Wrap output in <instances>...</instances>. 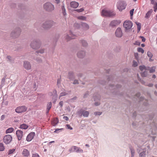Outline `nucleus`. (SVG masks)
I'll return each mask as SVG.
<instances>
[{
    "instance_id": "nucleus-1",
    "label": "nucleus",
    "mask_w": 157,
    "mask_h": 157,
    "mask_svg": "<svg viewBox=\"0 0 157 157\" xmlns=\"http://www.w3.org/2000/svg\"><path fill=\"white\" fill-rule=\"evenodd\" d=\"M137 148V151L139 154V157H146V149L145 148H144L142 146H138Z\"/></svg>"
},
{
    "instance_id": "nucleus-2",
    "label": "nucleus",
    "mask_w": 157,
    "mask_h": 157,
    "mask_svg": "<svg viewBox=\"0 0 157 157\" xmlns=\"http://www.w3.org/2000/svg\"><path fill=\"white\" fill-rule=\"evenodd\" d=\"M40 46V42L39 39L34 40L30 44L31 47L34 49H38Z\"/></svg>"
},
{
    "instance_id": "nucleus-3",
    "label": "nucleus",
    "mask_w": 157,
    "mask_h": 157,
    "mask_svg": "<svg viewBox=\"0 0 157 157\" xmlns=\"http://www.w3.org/2000/svg\"><path fill=\"white\" fill-rule=\"evenodd\" d=\"M115 13L106 9H103L101 11V15L103 17H111L114 16Z\"/></svg>"
},
{
    "instance_id": "nucleus-4",
    "label": "nucleus",
    "mask_w": 157,
    "mask_h": 157,
    "mask_svg": "<svg viewBox=\"0 0 157 157\" xmlns=\"http://www.w3.org/2000/svg\"><path fill=\"white\" fill-rule=\"evenodd\" d=\"M55 24V22L52 21H48L43 23L42 27L44 29H48L54 25Z\"/></svg>"
},
{
    "instance_id": "nucleus-5",
    "label": "nucleus",
    "mask_w": 157,
    "mask_h": 157,
    "mask_svg": "<svg viewBox=\"0 0 157 157\" xmlns=\"http://www.w3.org/2000/svg\"><path fill=\"white\" fill-rule=\"evenodd\" d=\"M44 8L46 11H51L54 10V6L51 3L48 2L44 5Z\"/></svg>"
},
{
    "instance_id": "nucleus-6",
    "label": "nucleus",
    "mask_w": 157,
    "mask_h": 157,
    "mask_svg": "<svg viewBox=\"0 0 157 157\" xmlns=\"http://www.w3.org/2000/svg\"><path fill=\"white\" fill-rule=\"evenodd\" d=\"M133 25V23L130 21L126 20L125 21L123 24L124 27L125 29V31L129 30L130 29Z\"/></svg>"
},
{
    "instance_id": "nucleus-7",
    "label": "nucleus",
    "mask_w": 157,
    "mask_h": 157,
    "mask_svg": "<svg viewBox=\"0 0 157 157\" xmlns=\"http://www.w3.org/2000/svg\"><path fill=\"white\" fill-rule=\"evenodd\" d=\"M126 5V4L124 2L119 1L117 3V8L120 11H121L125 8Z\"/></svg>"
},
{
    "instance_id": "nucleus-8",
    "label": "nucleus",
    "mask_w": 157,
    "mask_h": 157,
    "mask_svg": "<svg viewBox=\"0 0 157 157\" xmlns=\"http://www.w3.org/2000/svg\"><path fill=\"white\" fill-rule=\"evenodd\" d=\"M21 32V29L19 28H17L12 31L11 35L13 37H16L20 35Z\"/></svg>"
},
{
    "instance_id": "nucleus-9",
    "label": "nucleus",
    "mask_w": 157,
    "mask_h": 157,
    "mask_svg": "<svg viewBox=\"0 0 157 157\" xmlns=\"http://www.w3.org/2000/svg\"><path fill=\"white\" fill-rule=\"evenodd\" d=\"M12 140V137L10 135H6L4 137L3 140V142L6 144H9Z\"/></svg>"
},
{
    "instance_id": "nucleus-10",
    "label": "nucleus",
    "mask_w": 157,
    "mask_h": 157,
    "mask_svg": "<svg viewBox=\"0 0 157 157\" xmlns=\"http://www.w3.org/2000/svg\"><path fill=\"white\" fill-rule=\"evenodd\" d=\"M27 109V108L25 106H22L17 107L15 109L16 113H20L25 112Z\"/></svg>"
},
{
    "instance_id": "nucleus-11",
    "label": "nucleus",
    "mask_w": 157,
    "mask_h": 157,
    "mask_svg": "<svg viewBox=\"0 0 157 157\" xmlns=\"http://www.w3.org/2000/svg\"><path fill=\"white\" fill-rule=\"evenodd\" d=\"M78 113L80 116H83L84 117H88L89 113L88 111H85L83 110H81L78 112Z\"/></svg>"
},
{
    "instance_id": "nucleus-12",
    "label": "nucleus",
    "mask_w": 157,
    "mask_h": 157,
    "mask_svg": "<svg viewBox=\"0 0 157 157\" xmlns=\"http://www.w3.org/2000/svg\"><path fill=\"white\" fill-rule=\"evenodd\" d=\"M75 35L73 34L70 31L69 34H66L65 36V40L67 41H69L72 39L74 38Z\"/></svg>"
},
{
    "instance_id": "nucleus-13",
    "label": "nucleus",
    "mask_w": 157,
    "mask_h": 157,
    "mask_svg": "<svg viewBox=\"0 0 157 157\" xmlns=\"http://www.w3.org/2000/svg\"><path fill=\"white\" fill-rule=\"evenodd\" d=\"M116 36L118 37H121L122 36V32L120 28H118L116 30Z\"/></svg>"
},
{
    "instance_id": "nucleus-14",
    "label": "nucleus",
    "mask_w": 157,
    "mask_h": 157,
    "mask_svg": "<svg viewBox=\"0 0 157 157\" xmlns=\"http://www.w3.org/2000/svg\"><path fill=\"white\" fill-rule=\"evenodd\" d=\"M121 23V21L120 20H114L112 21L110 24V25L113 27H114Z\"/></svg>"
},
{
    "instance_id": "nucleus-15",
    "label": "nucleus",
    "mask_w": 157,
    "mask_h": 157,
    "mask_svg": "<svg viewBox=\"0 0 157 157\" xmlns=\"http://www.w3.org/2000/svg\"><path fill=\"white\" fill-rule=\"evenodd\" d=\"M85 51L83 50H80L78 52L77 55L78 58H82L85 57Z\"/></svg>"
},
{
    "instance_id": "nucleus-16",
    "label": "nucleus",
    "mask_w": 157,
    "mask_h": 157,
    "mask_svg": "<svg viewBox=\"0 0 157 157\" xmlns=\"http://www.w3.org/2000/svg\"><path fill=\"white\" fill-rule=\"evenodd\" d=\"M24 68L27 70H29L31 69V65L30 63L27 61H25L24 62Z\"/></svg>"
},
{
    "instance_id": "nucleus-17",
    "label": "nucleus",
    "mask_w": 157,
    "mask_h": 157,
    "mask_svg": "<svg viewBox=\"0 0 157 157\" xmlns=\"http://www.w3.org/2000/svg\"><path fill=\"white\" fill-rule=\"evenodd\" d=\"M35 135V133L34 132H31L29 133L27 136L26 138V140L27 141L29 142L32 140Z\"/></svg>"
},
{
    "instance_id": "nucleus-18",
    "label": "nucleus",
    "mask_w": 157,
    "mask_h": 157,
    "mask_svg": "<svg viewBox=\"0 0 157 157\" xmlns=\"http://www.w3.org/2000/svg\"><path fill=\"white\" fill-rule=\"evenodd\" d=\"M17 139L19 140H21L23 136V132L21 130H17L16 132Z\"/></svg>"
},
{
    "instance_id": "nucleus-19",
    "label": "nucleus",
    "mask_w": 157,
    "mask_h": 157,
    "mask_svg": "<svg viewBox=\"0 0 157 157\" xmlns=\"http://www.w3.org/2000/svg\"><path fill=\"white\" fill-rule=\"evenodd\" d=\"M71 7L73 8H76L79 6V3L75 1H72L70 3Z\"/></svg>"
},
{
    "instance_id": "nucleus-20",
    "label": "nucleus",
    "mask_w": 157,
    "mask_h": 157,
    "mask_svg": "<svg viewBox=\"0 0 157 157\" xmlns=\"http://www.w3.org/2000/svg\"><path fill=\"white\" fill-rule=\"evenodd\" d=\"M64 91L60 93V95L59 96V99L61 97L67 95L71 93V91L64 90Z\"/></svg>"
},
{
    "instance_id": "nucleus-21",
    "label": "nucleus",
    "mask_w": 157,
    "mask_h": 157,
    "mask_svg": "<svg viewBox=\"0 0 157 157\" xmlns=\"http://www.w3.org/2000/svg\"><path fill=\"white\" fill-rule=\"evenodd\" d=\"M22 154L24 156L28 157L29 155V152L28 150L24 149L22 151Z\"/></svg>"
},
{
    "instance_id": "nucleus-22",
    "label": "nucleus",
    "mask_w": 157,
    "mask_h": 157,
    "mask_svg": "<svg viewBox=\"0 0 157 157\" xmlns=\"http://www.w3.org/2000/svg\"><path fill=\"white\" fill-rule=\"evenodd\" d=\"M52 107V102H49L47 104V109H46V113L47 114H48V113L49 110Z\"/></svg>"
},
{
    "instance_id": "nucleus-23",
    "label": "nucleus",
    "mask_w": 157,
    "mask_h": 157,
    "mask_svg": "<svg viewBox=\"0 0 157 157\" xmlns=\"http://www.w3.org/2000/svg\"><path fill=\"white\" fill-rule=\"evenodd\" d=\"M77 146H72L71 148H70L69 150V151L70 152H76V151L77 148Z\"/></svg>"
},
{
    "instance_id": "nucleus-24",
    "label": "nucleus",
    "mask_w": 157,
    "mask_h": 157,
    "mask_svg": "<svg viewBox=\"0 0 157 157\" xmlns=\"http://www.w3.org/2000/svg\"><path fill=\"white\" fill-rule=\"evenodd\" d=\"M130 150L131 153V157H134L135 153V150L132 147H130Z\"/></svg>"
},
{
    "instance_id": "nucleus-25",
    "label": "nucleus",
    "mask_w": 157,
    "mask_h": 157,
    "mask_svg": "<svg viewBox=\"0 0 157 157\" xmlns=\"http://www.w3.org/2000/svg\"><path fill=\"white\" fill-rule=\"evenodd\" d=\"M147 55L150 58L149 59V61H152L153 60V59H151L153 56V54L150 52H147Z\"/></svg>"
},
{
    "instance_id": "nucleus-26",
    "label": "nucleus",
    "mask_w": 157,
    "mask_h": 157,
    "mask_svg": "<svg viewBox=\"0 0 157 157\" xmlns=\"http://www.w3.org/2000/svg\"><path fill=\"white\" fill-rule=\"evenodd\" d=\"M59 122V120L57 118L54 119L52 122V124L53 126H56Z\"/></svg>"
},
{
    "instance_id": "nucleus-27",
    "label": "nucleus",
    "mask_w": 157,
    "mask_h": 157,
    "mask_svg": "<svg viewBox=\"0 0 157 157\" xmlns=\"http://www.w3.org/2000/svg\"><path fill=\"white\" fill-rule=\"evenodd\" d=\"M153 12L152 10H151L148 11L146 13V15L145 16V18H148L149 17L151 13Z\"/></svg>"
},
{
    "instance_id": "nucleus-28",
    "label": "nucleus",
    "mask_w": 157,
    "mask_h": 157,
    "mask_svg": "<svg viewBox=\"0 0 157 157\" xmlns=\"http://www.w3.org/2000/svg\"><path fill=\"white\" fill-rule=\"evenodd\" d=\"M82 26L85 29H87L89 28V26L86 23H82L81 24Z\"/></svg>"
},
{
    "instance_id": "nucleus-29",
    "label": "nucleus",
    "mask_w": 157,
    "mask_h": 157,
    "mask_svg": "<svg viewBox=\"0 0 157 157\" xmlns=\"http://www.w3.org/2000/svg\"><path fill=\"white\" fill-rule=\"evenodd\" d=\"M61 9L62 11L63 14L64 16H65L66 15V10L65 8L64 5L63 4L61 6Z\"/></svg>"
},
{
    "instance_id": "nucleus-30",
    "label": "nucleus",
    "mask_w": 157,
    "mask_h": 157,
    "mask_svg": "<svg viewBox=\"0 0 157 157\" xmlns=\"http://www.w3.org/2000/svg\"><path fill=\"white\" fill-rule=\"evenodd\" d=\"M28 126L27 125L25 124H22L20 125V128L21 129H26L28 128Z\"/></svg>"
},
{
    "instance_id": "nucleus-31",
    "label": "nucleus",
    "mask_w": 157,
    "mask_h": 157,
    "mask_svg": "<svg viewBox=\"0 0 157 157\" xmlns=\"http://www.w3.org/2000/svg\"><path fill=\"white\" fill-rule=\"evenodd\" d=\"M136 23L137 26V32H139L141 29V24L137 22H136Z\"/></svg>"
},
{
    "instance_id": "nucleus-32",
    "label": "nucleus",
    "mask_w": 157,
    "mask_h": 157,
    "mask_svg": "<svg viewBox=\"0 0 157 157\" xmlns=\"http://www.w3.org/2000/svg\"><path fill=\"white\" fill-rule=\"evenodd\" d=\"M139 69L141 72H143L144 71H147V69L146 67L144 65L140 66L139 67Z\"/></svg>"
},
{
    "instance_id": "nucleus-33",
    "label": "nucleus",
    "mask_w": 157,
    "mask_h": 157,
    "mask_svg": "<svg viewBox=\"0 0 157 157\" xmlns=\"http://www.w3.org/2000/svg\"><path fill=\"white\" fill-rule=\"evenodd\" d=\"M141 75L142 77H146L147 76V71H144L141 72Z\"/></svg>"
},
{
    "instance_id": "nucleus-34",
    "label": "nucleus",
    "mask_w": 157,
    "mask_h": 157,
    "mask_svg": "<svg viewBox=\"0 0 157 157\" xmlns=\"http://www.w3.org/2000/svg\"><path fill=\"white\" fill-rule=\"evenodd\" d=\"M13 128H10L7 129L6 132V133H10L13 131Z\"/></svg>"
},
{
    "instance_id": "nucleus-35",
    "label": "nucleus",
    "mask_w": 157,
    "mask_h": 157,
    "mask_svg": "<svg viewBox=\"0 0 157 157\" xmlns=\"http://www.w3.org/2000/svg\"><path fill=\"white\" fill-rule=\"evenodd\" d=\"M81 43L83 46L85 47L87 45V42L85 40H82L81 41Z\"/></svg>"
},
{
    "instance_id": "nucleus-36",
    "label": "nucleus",
    "mask_w": 157,
    "mask_h": 157,
    "mask_svg": "<svg viewBox=\"0 0 157 157\" xmlns=\"http://www.w3.org/2000/svg\"><path fill=\"white\" fill-rule=\"evenodd\" d=\"M76 152L79 153H82L83 152V150L79 147H77L76 151Z\"/></svg>"
},
{
    "instance_id": "nucleus-37",
    "label": "nucleus",
    "mask_w": 157,
    "mask_h": 157,
    "mask_svg": "<svg viewBox=\"0 0 157 157\" xmlns=\"http://www.w3.org/2000/svg\"><path fill=\"white\" fill-rule=\"evenodd\" d=\"M6 59H8V60H9L11 63H13V60L10 56H8L6 57Z\"/></svg>"
},
{
    "instance_id": "nucleus-38",
    "label": "nucleus",
    "mask_w": 157,
    "mask_h": 157,
    "mask_svg": "<svg viewBox=\"0 0 157 157\" xmlns=\"http://www.w3.org/2000/svg\"><path fill=\"white\" fill-rule=\"evenodd\" d=\"M63 130V128H56L55 129V131L54 132L56 133H58L59 132L62 131Z\"/></svg>"
},
{
    "instance_id": "nucleus-39",
    "label": "nucleus",
    "mask_w": 157,
    "mask_h": 157,
    "mask_svg": "<svg viewBox=\"0 0 157 157\" xmlns=\"http://www.w3.org/2000/svg\"><path fill=\"white\" fill-rule=\"evenodd\" d=\"M155 67H151L149 69V72L150 73H151L154 72L155 71Z\"/></svg>"
},
{
    "instance_id": "nucleus-40",
    "label": "nucleus",
    "mask_w": 157,
    "mask_h": 157,
    "mask_svg": "<svg viewBox=\"0 0 157 157\" xmlns=\"http://www.w3.org/2000/svg\"><path fill=\"white\" fill-rule=\"evenodd\" d=\"M5 147L4 146L3 144L2 143H0V151H2L4 150Z\"/></svg>"
},
{
    "instance_id": "nucleus-41",
    "label": "nucleus",
    "mask_w": 157,
    "mask_h": 157,
    "mask_svg": "<svg viewBox=\"0 0 157 157\" xmlns=\"http://www.w3.org/2000/svg\"><path fill=\"white\" fill-rule=\"evenodd\" d=\"M78 19H80L83 21H85L86 20V17L83 16H80L77 17Z\"/></svg>"
},
{
    "instance_id": "nucleus-42",
    "label": "nucleus",
    "mask_w": 157,
    "mask_h": 157,
    "mask_svg": "<svg viewBox=\"0 0 157 157\" xmlns=\"http://www.w3.org/2000/svg\"><path fill=\"white\" fill-rule=\"evenodd\" d=\"M137 50L139 52H141L142 54L144 52V50L142 48H138Z\"/></svg>"
},
{
    "instance_id": "nucleus-43",
    "label": "nucleus",
    "mask_w": 157,
    "mask_h": 157,
    "mask_svg": "<svg viewBox=\"0 0 157 157\" xmlns=\"http://www.w3.org/2000/svg\"><path fill=\"white\" fill-rule=\"evenodd\" d=\"M35 60L39 63H40L42 62V59L40 58H37Z\"/></svg>"
},
{
    "instance_id": "nucleus-44",
    "label": "nucleus",
    "mask_w": 157,
    "mask_h": 157,
    "mask_svg": "<svg viewBox=\"0 0 157 157\" xmlns=\"http://www.w3.org/2000/svg\"><path fill=\"white\" fill-rule=\"evenodd\" d=\"M120 86L119 85H118L116 86L115 87L114 86H113L112 85H111L109 87V89H112L113 88H115V87H116V88H118L120 87Z\"/></svg>"
},
{
    "instance_id": "nucleus-45",
    "label": "nucleus",
    "mask_w": 157,
    "mask_h": 157,
    "mask_svg": "<svg viewBox=\"0 0 157 157\" xmlns=\"http://www.w3.org/2000/svg\"><path fill=\"white\" fill-rule=\"evenodd\" d=\"M68 76L69 78L72 80V77L73 76V73L72 72H69L68 73Z\"/></svg>"
},
{
    "instance_id": "nucleus-46",
    "label": "nucleus",
    "mask_w": 157,
    "mask_h": 157,
    "mask_svg": "<svg viewBox=\"0 0 157 157\" xmlns=\"http://www.w3.org/2000/svg\"><path fill=\"white\" fill-rule=\"evenodd\" d=\"M137 66H138L137 62L135 60H133V61L132 66L133 67H135Z\"/></svg>"
},
{
    "instance_id": "nucleus-47",
    "label": "nucleus",
    "mask_w": 157,
    "mask_h": 157,
    "mask_svg": "<svg viewBox=\"0 0 157 157\" xmlns=\"http://www.w3.org/2000/svg\"><path fill=\"white\" fill-rule=\"evenodd\" d=\"M44 50L43 49H40L38 51L36 52L37 53H40L41 54H42L44 52Z\"/></svg>"
},
{
    "instance_id": "nucleus-48",
    "label": "nucleus",
    "mask_w": 157,
    "mask_h": 157,
    "mask_svg": "<svg viewBox=\"0 0 157 157\" xmlns=\"http://www.w3.org/2000/svg\"><path fill=\"white\" fill-rule=\"evenodd\" d=\"M102 113L100 112H95L94 113V114L96 116H99L101 115Z\"/></svg>"
},
{
    "instance_id": "nucleus-49",
    "label": "nucleus",
    "mask_w": 157,
    "mask_h": 157,
    "mask_svg": "<svg viewBox=\"0 0 157 157\" xmlns=\"http://www.w3.org/2000/svg\"><path fill=\"white\" fill-rule=\"evenodd\" d=\"M74 10L78 12H81L84 11V9L82 8H81L80 9L75 10Z\"/></svg>"
},
{
    "instance_id": "nucleus-50",
    "label": "nucleus",
    "mask_w": 157,
    "mask_h": 157,
    "mask_svg": "<svg viewBox=\"0 0 157 157\" xmlns=\"http://www.w3.org/2000/svg\"><path fill=\"white\" fill-rule=\"evenodd\" d=\"M15 149H12L9 150L8 154H10L13 153L15 151Z\"/></svg>"
},
{
    "instance_id": "nucleus-51",
    "label": "nucleus",
    "mask_w": 157,
    "mask_h": 157,
    "mask_svg": "<svg viewBox=\"0 0 157 157\" xmlns=\"http://www.w3.org/2000/svg\"><path fill=\"white\" fill-rule=\"evenodd\" d=\"M134 45H140V42L138 40L136 41L135 43H133Z\"/></svg>"
},
{
    "instance_id": "nucleus-52",
    "label": "nucleus",
    "mask_w": 157,
    "mask_h": 157,
    "mask_svg": "<svg viewBox=\"0 0 157 157\" xmlns=\"http://www.w3.org/2000/svg\"><path fill=\"white\" fill-rule=\"evenodd\" d=\"M61 83V79L60 78L58 79L57 81V85L58 86H59L60 84Z\"/></svg>"
},
{
    "instance_id": "nucleus-53",
    "label": "nucleus",
    "mask_w": 157,
    "mask_h": 157,
    "mask_svg": "<svg viewBox=\"0 0 157 157\" xmlns=\"http://www.w3.org/2000/svg\"><path fill=\"white\" fill-rule=\"evenodd\" d=\"M6 117V115H2L1 117L0 120L1 121L3 120Z\"/></svg>"
},
{
    "instance_id": "nucleus-54",
    "label": "nucleus",
    "mask_w": 157,
    "mask_h": 157,
    "mask_svg": "<svg viewBox=\"0 0 157 157\" xmlns=\"http://www.w3.org/2000/svg\"><path fill=\"white\" fill-rule=\"evenodd\" d=\"M32 157H40V156L37 154L35 153L33 154Z\"/></svg>"
},
{
    "instance_id": "nucleus-55",
    "label": "nucleus",
    "mask_w": 157,
    "mask_h": 157,
    "mask_svg": "<svg viewBox=\"0 0 157 157\" xmlns=\"http://www.w3.org/2000/svg\"><path fill=\"white\" fill-rule=\"evenodd\" d=\"M66 126L67 127V128L68 129H70V130H72L73 129L71 127L70 125L69 124H66Z\"/></svg>"
},
{
    "instance_id": "nucleus-56",
    "label": "nucleus",
    "mask_w": 157,
    "mask_h": 157,
    "mask_svg": "<svg viewBox=\"0 0 157 157\" xmlns=\"http://www.w3.org/2000/svg\"><path fill=\"white\" fill-rule=\"evenodd\" d=\"M134 11V9H132L130 11V13L131 16H132L133 15Z\"/></svg>"
},
{
    "instance_id": "nucleus-57",
    "label": "nucleus",
    "mask_w": 157,
    "mask_h": 157,
    "mask_svg": "<svg viewBox=\"0 0 157 157\" xmlns=\"http://www.w3.org/2000/svg\"><path fill=\"white\" fill-rule=\"evenodd\" d=\"M73 83L74 84H78L79 82L77 80H75Z\"/></svg>"
},
{
    "instance_id": "nucleus-58",
    "label": "nucleus",
    "mask_w": 157,
    "mask_h": 157,
    "mask_svg": "<svg viewBox=\"0 0 157 157\" xmlns=\"http://www.w3.org/2000/svg\"><path fill=\"white\" fill-rule=\"evenodd\" d=\"M59 106H60L62 107L63 106V101H60L59 103Z\"/></svg>"
},
{
    "instance_id": "nucleus-59",
    "label": "nucleus",
    "mask_w": 157,
    "mask_h": 157,
    "mask_svg": "<svg viewBox=\"0 0 157 157\" xmlns=\"http://www.w3.org/2000/svg\"><path fill=\"white\" fill-rule=\"evenodd\" d=\"M88 93L87 92L86 93H85L83 96L84 98H86L88 96Z\"/></svg>"
},
{
    "instance_id": "nucleus-60",
    "label": "nucleus",
    "mask_w": 157,
    "mask_h": 157,
    "mask_svg": "<svg viewBox=\"0 0 157 157\" xmlns=\"http://www.w3.org/2000/svg\"><path fill=\"white\" fill-rule=\"evenodd\" d=\"M151 3L152 4H154V5H155L156 3H157L155 1V0H151Z\"/></svg>"
},
{
    "instance_id": "nucleus-61",
    "label": "nucleus",
    "mask_w": 157,
    "mask_h": 157,
    "mask_svg": "<svg viewBox=\"0 0 157 157\" xmlns=\"http://www.w3.org/2000/svg\"><path fill=\"white\" fill-rule=\"evenodd\" d=\"M140 38L142 39V41L143 42H144L146 40V39L143 36H140Z\"/></svg>"
},
{
    "instance_id": "nucleus-62",
    "label": "nucleus",
    "mask_w": 157,
    "mask_h": 157,
    "mask_svg": "<svg viewBox=\"0 0 157 157\" xmlns=\"http://www.w3.org/2000/svg\"><path fill=\"white\" fill-rule=\"evenodd\" d=\"M100 104V103L99 102H96L94 103V105L95 106H97L99 105Z\"/></svg>"
},
{
    "instance_id": "nucleus-63",
    "label": "nucleus",
    "mask_w": 157,
    "mask_h": 157,
    "mask_svg": "<svg viewBox=\"0 0 157 157\" xmlns=\"http://www.w3.org/2000/svg\"><path fill=\"white\" fill-rule=\"evenodd\" d=\"M155 6L154 7V11L155 12L156 11V10H157V4L156 3V4H155Z\"/></svg>"
},
{
    "instance_id": "nucleus-64",
    "label": "nucleus",
    "mask_w": 157,
    "mask_h": 157,
    "mask_svg": "<svg viewBox=\"0 0 157 157\" xmlns=\"http://www.w3.org/2000/svg\"><path fill=\"white\" fill-rule=\"evenodd\" d=\"M63 119L65 120L66 121H68V118L67 116H64L63 117Z\"/></svg>"
}]
</instances>
